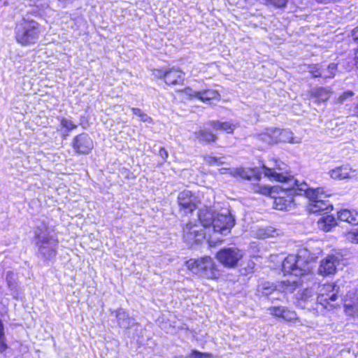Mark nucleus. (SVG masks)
Returning a JSON list of instances; mask_svg holds the SVG:
<instances>
[{
    "label": "nucleus",
    "instance_id": "nucleus-8",
    "mask_svg": "<svg viewBox=\"0 0 358 358\" xmlns=\"http://www.w3.org/2000/svg\"><path fill=\"white\" fill-rule=\"evenodd\" d=\"M282 271L285 274H291L294 276H302L310 272L309 264L301 256L288 255L282 262Z\"/></svg>",
    "mask_w": 358,
    "mask_h": 358
},
{
    "label": "nucleus",
    "instance_id": "nucleus-24",
    "mask_svg": "<svg viewBox=\"0 0 358 358\" xmlns=\"http://www.w3.org/2000/svg\"><path fill=\"white\" fill-rule=\"evenodd\" d=\"M331 90L324 87L314 88L311 90V96L316 98L318 102L327 101L331 95Z\"/></svg>",
    "mask_w": 358,
    "mask_h": 358
},
{
    "label": "nucleus",
    "instance_id": "nucleus-35",
    "mask_svg": "<svg viewBox=\"0 0 358 358\" xmlns=\"http://www.w3.org/2000/svg\"><path fill=\"white\" fill-rule=\"evenodd\" d=\"M285 306H271L268 308L271 315L282 318Z\"/></svg>",
    "mask_w": 358,
    "mask_h": 358
},
{
    "label": "nucleus",
    "instance_id": "nucleus-5",
    "mask_svg": "<svg viewBox=\"0 0 358 358\" xmlns=\"http://www.w3.org/2000/svg\"><path fill=\"white\" fill-rule=\"evenodd\" d=\"M50 233V229L45 224L37 227L34 231L38 255L45 259H50L56 255L57 241Z\"/></svg>",
    "mask_w": 358,
    "mask_h": 358
},
{
    "label": "nucleus",
    "instance_id": "nucleus-40",
    "mask_svg": "<svg viewBox=\"0 0 358 358\" xmlns=\"http://www.w3.org/2000/svg\"><path fill=\"white\" fill-rule=\"evenodd\" d=\"M313 296V292L311 289H304L301 295L300 299L304 301H308Z\"/></svg>",
    "mask_w": 358,
    "mask_h": 358
},
{
    "label": "nucleus",
    "instance_id": "nucleus-46",
    "mask_svg": "<svg viewBox=\"0 0 358 358\" xmlns=\"http://www.w3.org/2000/svg\"><path fill=\"white\" fill-rule=\"evenodd\" d=\"M259 192L262 194H268L271 192V189L269 187L265 186L260 187Z\"/></svg>",
    "mask_w": 358,
    "mask_h": 358
},
{
    "label": "nucleus",
    "instance_id": "nucleus-22",
    "mask_svg": "<svg viewBox=\"0 0 358 358\" xmlns=\"http://www.w3.org/2000/svg\"><path fill=\"white\" fill-rule=\"evenodd\" d=\"M277 128H268L259 135L260 141L268 145L277 143Z\"/></svg>",
    "mask_w": 358,
    "mask_h": 358
},
{
    "label": "nucleus",
    "instance_id": "nucleus-43",
    "mask_svg": "<svg viewBox=\"0 0 358 358\" xmlns=\"http://www.w3.org/2000/svg\"><path fill=\"white\" fill-rule=\"evenodd\" d=\"M159 155L162 159V164H164L165 162H166V159L169 157V153L164 148H162L159 151Z\"/></svg>",
    "mask_w": 358,
    "mask_h": 358
},
{
    "label": "nucleus",
    "instance_id": "nucleus-20",
    "mask_svg": "<svg viewBox=\"0 0 358 358\" xmlns=\"http://www.w3.org/2000/svg\"><path fill=\"white\" fill-rule=\"evenodd\" d=\"M277 134V143H299L301 138L293 136V133L289 129L276 130Z\"/></svg>",
    "mask_w": 358,
    "mask_h": 358
},
{
    "label": "nucleus",
    "instance_id": "nucleus-38",
    "mask_svg": "<svg viewBox=\"0 0 358 358\" xmlns=\"http://www.w3.org/2000/svg\"><path fill=\"white\" fill-rule=\"evenodd\" d=\"M61 124L63 127L66 128L69 131L77 127V125L75 124L71 120L65 118H62L61 120Z\"/></svg>",
    "mask_w": 358,
    "mask_h": 358
},
{
    "label": "nucleus",
    "instance_id": "nucleus-19",
    "mask_svg": "<svg viewBox=\"0 0 358 358\" xmlns=\"http://www.w3.org/2000/svg\"><path fill=\"white\" fill-rule=\"evenodd\" d=\"M308 72L312 74L313 77H322L324 78H334L336 69V65L334 63L330 64L327 69V73L322 71L318 65H310L308 67Z\"/></svg>",
    "mask_w": 358,
    "mask_h": 358
},
{
    "label": "nucleus",
    "instance_id": "nucleus-39",
    "mask_svg": "<svg viewBox=\"0 0 358 358\" xmlns=\"http://www.w3.org/2000/svg\"><path fill=\"white\" fill-rule=\"evenodd\" d=\"M354 95V92L351 90H348L343 92L337 99V102L343 103L345 101L350 99Z\"/></svg>",
    "mask_w": 358,
    "mask_h": 358
},
{
    "label": "nucleus",
    "instance_id": "nucleus-12",
    "mask_svg": "<svg viewBox=\"0 0 358 358\" xmlns=\"http://www.w3.org/2000/svg\"><path fill=\"white\" fill-rule=\"evenodd\" d=\"M339 264V259L335 255H328L320 262L318 274L322 276L334 275Z\"/></svg>",
    "mask_w": 358,
    "mask_h": 358
},
{
    "label": "nucleus",
    "instance_id": "nucleus-30",
    "mask_svg": "<svg viewBox=\"0 0 358 358\" xmlns=\"http://www.w3.org/2000/svg\"><path fill=\"white\" fill-rule=\"evenodd\" d=\"M224 157H216L211 155H206L204 157V161L206 164L210 166H220L224 164Z\"/></svg>",
    "mask_w": 358,
    "mask_h": 358
},
{
    "label": "nucleus",
    "instance_id": "nucleus-33",
    "mask_svg": "<svg viewBox=\"0 0 358 358\" xmlns=\"http://www.w3.org/2000/svg\"><path fill=\"white\" fill-rule=\"evenodd\" d=\"M255 262L252 260H248L242 264L241 273L243 275L252 273L255 268Z\"/></svg>",
    "mask_w": 358,
    "mask_h": 358
},
{
    "label": "nucleus",
    "instance_id": "nucleus-3",
    "mask_svg": "<svg viewBox=\"0 0 358 358\" xmlns=\"http://www.w3.org/2000/svg\"><path fill=\"white\" fill-rule=\"evenodd\" d=\"M293 190L299 195L303 192L308 198L310 200L308 210L313 213H322L332 209L331 205L327 199L331 194L324 191L323 188L309 189L307 184L298 182V185H296Z\"/></svg>",
    "mask_w": 358,
    "mask_h": 358
},
{
    "label": "nucleus",
    "instance_id": "nucleus-49",
    "mask_svg": "<svg viewBox=\"0 0 358 358\" xmlns=\"http://www.w3.org/2000/svg\"><path fill=\"white\" fill-rule=\"evenodd\" d=\"M334 1L335 0H316L317 2L320 3H329Z\"/></svg>",
    "mask_w": 358,
    "mask_h": 358
},
{
    "label": "nucleus",
    "instance_id": "nucleus-2",
    "mask_svg": "<svg viewBox=\"0 0 358 358\" xmlns=\"http://www.w3.org/2000/svg\"><path fill=\"white\" fill-rule=\"evenodd\" d=\"M37 16V12L27 13L17 22L15 28V37L22 45H29L36 42L39 37V24L31 17Z\"/></svg>",
    "mask_w": 358,
    "mask_h": 358
},
{
    "label": "nucleus",
    "instance_id": "nucleus-11",
    "mask_svg": "<svg viewBox=\"0 0 358 358\" xmlns=\"http://www.w3.org/2000/svg\"><path fill=\"white\" fill-rule=\"evenodd\" d=\"M73 147L77 153L87 155L93 148V141L88 134H80L74 138Z\"/></svg>",
    "mask_w": 358,
    "mask_h": 358
},
{
    "label": "nucleus",
    "instance_id": "nucleus-53",
    "mask_svg": "<svg viewBox=\"0 0 358 358\" xmlns=\"http://www.w3.org/2000/svg\"><path fill=\"white\" fill-rule=\"evenodd\" d=\"M208 358H211V357H208Z\"/></svg>",
    "mask_w": 358,
    "mask_h": 358
},
{
    "label": "nucleus",
    "instance_id": "nucleus-18",
    "mask_svg": "<svg viewBox=\"0 0 358 358\" xmlns=\"http://www.w3.org/2000/svg\"><path fill=\"white\" fill-rule=\"evenodd\" d=\"M184 73L179 69L172 68L161 73L160 77H164L165 83L168 85L181 83L184 80Z\"/></svg>",
    "mask_w": 358,
    "mask_h": 358
},
{
    "label": "nucleus",
    "instance_id": "nucleus-1",
    "mask_svg": "<svg viewBox=\"0 0 358 358\" xmlns=\"http://www.w3.org/2000/svg\"><path fill=\"white\" fill-rule=\"evenodd\" d=\"M217 213L211 208H203L199 212V220L201 224L189 222L183 228V238L188 244L198 243L203 240L208 241V235L211 234L213 222H214Z\"/></svg>",
    "mask_w": 358,
    "mask_h": 358
},
{
    "label": "nucleus",
    "instance_id": "nucleus-50",
    "mask_svg": "<svg viewBox=\"0 0 358 358\" xmlns=\"http://www.w3.org/2000/svg\"><path fill=\"white\" fill-rule=\"evenodd\" d=\"M355 113L357 116H358V105L355 107Z\"/></svg>",
    "mask_w": 358,
    "mask_h": 358
},
{
    "label": "nucleus",
    "instance_id": "nucleus-4",
    "mask_svg": "<svg viewBox=\"0 0 358 358\" xmlns=\"http://www.w3.org/2000/svg\"><path fill=\"white\" fill-rule=\"evenodd\" d=\"M262 169L265 176L282 183V189L292 190L298 185V180L283 172L287 170V165L278 159L268 160L266 164H263Z\"/></svg>",
    "mask_w": 358,
    "mask_h": 358
},
{
    "label": "nucleus",
    "instance_id": "nucleus-41",
    "mask_svg": "<svg viewBox=\"0 0 358 358\" xmlns=\"http://www.w3.org/2000/svg\"><path fill=\"white\" fill-rule=\"evenodd\" d=\"M6 348V345L4 342L3 326L0 320V351H3Z\"/></svg>",
    "mask_w": 358,
    "mask_h": 358
},
{
    "label": "nucleus",
    "instance_id": "nucleus-44",
    "mask_svg": "<svg viewBox=\"0 0 358 358\" xmlns=\"http://www.w3.org/2000/svg\"><path fill=\"white\" fill-rule=\"evenodd\" d=\"M271 3L278 7H282L285 5L287 0H267Z\"/></svg>",
    "mask_w": 358,
    "mask_h": 358
},
{
    "label": "nucleus",
    "instance_id": "nucleus-45",
    "mask_svg": "<svg viewBox=\"0 0 358 358\" xmlns=\"http://www.w3.org/2000/svg\"><path fill=\"white\" fill-rule=\"evenodd\" d=\"M14 277H15V274H14L13 272L9 271V272L7 273V274H6V280L8 281V283L9 286L13 285L12 280L14 279Z\"/></svg>",
    "mask_w": 358,
    "mask_h": 358
},
{
    "label": "nucleus",
    "instance_id": "nucleus-47",
    "mask_svg": "<svg viewBox=\"0 0 358 358\" xmlns=\"http://www.w3.org/2000/svg\"><path fill=\"white\" fill-rule=\"evenodd\" d=\"M352 36L355 41H358V27H356L352 31Z\"/></svg>",
    "mask_w": 358,
    "mask_h": 358
},
{
    "label": "nucleus",
    "instance_id": "nucleus-16",
    "mask_svg": "<svg viewBox=\"0 0 358 358\" xmlns=\"http://www.w3.org/2000/svg\"><path fill=\"white\" fill-rule=\"evenodd\" d=\"M284 192H289L286 196H280L274 199L273 206L276 210H289L292 209L294 205L293 194H296L294 190H284Z\"/></svg>",
    "mask_w": 358,
    "mask_h": 358
},
{
    "label": "nucleus",
    "instance_id": "nucleus-48",
    "mask_svg": "<svg viewBox=\"0 0 358 358\" xmlns=\"http://www.w3.org/2000/svg\"><path fill=\"white\" fill-rule=\"evenodd\" d=\"M230 170L229 169H227V168H222L219 170L220 173L221 174H225L227 173V171H229V173H230Z\"/></svg>",
    "mask_w": 358,
    "mask_h": 358
},
{
    "label": "nucleus",
    "instance_id": "nucleus-37",
    "mask_svg": "<svg viewBox=\"0 0 358 358\" xmlns=\"http://www.w3.org/2000/svg\"><path fill=\"white\" fill-rule=\"evenodd\" d=\"M62 23L67 24V27L73 28L75 24L74 20L71 17V15L69 13H64L61 17Z\"/></svg>",
    "mask_w": 358,
    "mask_h": 358
},
{
    "label": "nucleus",
    "instance_id": "nucleus-51",
    "mask_svg": "<svg viewBox=\"0 0 358 358\" xmlns=\"http://www.w3.org/2000/svg\"><path fill=\"white\" fill-rule=\"evenodd\" d=\"M264 289H265V290H266V289H267V288H266V287H265V288H264ZM264 294H265L268 295V294H270V292H267V291H264Z\"/></svg>",
    "mask_w": 358,
    "mask_h": 358
},
{
    "label": "nucleus",
    "instance_id": "nucleus-42",
    "mask_svg": "<svg viewBox=\"0 0 358 358\" xmlns=\"http://www.w3.org/2000/svg\"><path fill=\"white\" fill-rule=\"evenodd\" d=\"M208 355L202 354L198 351H193L189 355L185 357V358H207Z\"/></svg>",
    "mask_w": 358,
    "mask_h": 358
},
{
    "label": "nucleus",
    "instance_id": "nucleus-6",
    "mask_svg": "<svg viewBox=\"0 0 358 358\" xmlns=\"http://www.w3.org/2000/svg\"><path fill=\"white\" fill-rule=\"evenodd\" d=\"M235 224V220L229 212L224 213H217L214 222H213V234H209L208 243L210 246H215L217 243L222 242V238L218 236L219 234L226 235L231 231Z\"/></svg>",
    "mask_w": 358,
    "mask_h": 358
},
{
    "label": "nucleus",
    "instance_id": "nucleus-23",
    "mask_svg": "<svg viewBox=\"0 0 358 358\" xmlns=\"http://www.w3.org/2000/svg\"><path fill=\"white\" fill-rule=\"evenodd\" d=\"M116 317L119 326L122 328H129L134 323V319L129 317L127 313L122 309H119L116 311Z\"/></svg>",
    "mask_w": 358,
    "mask_h": 358
},
{
    "label": "nucleus",
    "instance_id": "nucleus-10",
    "mask_svg": "<svg viewBox=\"0 0 358 358\" xmlns=\"http://www.w3.org/2000/svg\"><path fill=\"white\" fill-rule=\"evenodd\" d=\"M244 255V252L238 248L229 247L220 250L217 253V259L225 267L234 268Z\"/></svg>",
    "mask_w": 358,
    "mask_h": 358
},
{
    "label": "nucleus",
    "instance_id": "nucleus-32",
    "mask_svg": "<svg viewBox=\"0 0 358 358\" xmlns=\"http://www.w3.org/2000/svg\"><path fill=\"white\" fill-rule=\"evenodd\" d=\"M282 319L287 322H294L298 320V317L295 311L285 307L283 313Z\"/></svg>",
    "mask_w": 358,
    "mask_h": 358
},
{
    "label": "nucleus",
    "instance_id": "nucleus-27",
    "mask_svg": "<svg viewBox=\"0 0 358 358\" xmlns=\"http://www.w3.org/2000/svg\"><path fill=\"white\" fill-rule=\"evenodd\" d=\"M194 135L200 142L210 143L217 140V136L215 134L203 129L195 132Z\"/></svg>",
    "mask_w": 358,
    "mask_h": 358
},
{
    "label": "nucleus",
    "instance_id": "nucleus-26",
    "mask_svg": "<svg viewBox=\"0 0 358 358\" xmlns=\"http://www.w3.org/2000/svg\"><path fill=\"white\" fill-rule=\"evenodd\" d=\"M318 227L325 231H329L336 225V222L332 215H327L322 217L317 222Z\"/></svg>",
    "mask_w": 358,
    "mask_h": 358
},
{
    "label": "nucleus",
    "instance_id": "nucleus-25",
    "mask_svg": "<svg viewBox=\"0 0 358 358\" xmlns=\"http://www.w3.org/2000/svg\"><path fill=\"white\" fill-rule=\"evenodd\" d=\"M208 124L213 127V129L216 130H222L226 131L228 134L233 133L234 130L236 129V125L234 124L229 122H222L220 121H210Z\"/></svg>",
    "mask_w": 358,
    "mask_h": 358
},
{
    "label": "nucleus",
    "instance_id": "nucleus-28",
    "mask_svg": "<svg viewBox=\"0 0 358 358\" xmlns=\"http://www.w3.org/2000/svg\"><path fill=\"white\" fill-rule=\"evenodd\" d=\"M252 171L243 168H234L230 170V175L232 176H239L241 178L248 179L251 178Z\"/></svg>",
    "mask_w": 358,
    "mask_h": 358
},
{
    "label": "nucleus",
    "instance_id": "nucleus-13",
    "mask_svg": "<svg viewBox=\"0 0 358 358\" xmlns=\"http://www.w3.org/2000/svg\"><path fill=\"white\" fill-rule=\"evenodd\" d=\"M185 95L189 98H197L202 101L205 102L212 99H217L220 97L219 93L216 90H206L203 91H194L192 89L187 87L182 91Z\"/></svg>",
    "mask_w": 358,
    "mask_h": 358
},
{
    "label": "nucleus",
    "instance_id": "nucleus-29",
    "mask_svg": "<svg viewBox=\"0 0 358 358\" xmlns=\"http://www.w3.org/2000/svg\"><path fill=\"white\" fill-rule=\"evenodd\" d=\"M296 286V281L290 280H282L278 285L279 289H281L283 292L290 293L293 292L295 290Z\"/></svg>",
    "mask_w": 358,
    "mask_h": 358
},
{
    "label": "nucleus",
    "instance_id": "nucleus-34",
    "mask_svg": "<svg viewBox=\"0 0 358 358\" xmlns=\"http://www.w3.org/2000/svg\"><path fill=\"white\" fill-rule=\"evenodd\" d=\"M275 231L271 227L260 229L258 231L257 236L260 238H266L268 237H273L275 234Z\"/></svg>",
    "mask_w": 358,
    "mask_h": 358
},
{
    "label": "nucleus",
    "instance_id": "nucleus-52",
    "mask_svg": "<svg viewBox=\"0 0 358 358\" xmlns=\"http://www.w3.org/2000/svg\"><path fill=\"white\" fill-rule=\"evenodd\" d=\"M176 358H185V357H183V356H178V357H176Z\"/></svg>",
    "mask_w": 358,
    "mask_h": 358
},
{
    "label": "nucleus",
    "instance_id": "nucleus-36",
    "mask_svg": "<svg viewBox=\"0 0 358 358\" xmlns=\"http://www.w3.org/2000/svg\"><path fill=\"white\" fill-rule=\"evenodd\" d=\"M345 237L348 241L351 243H358V229H352L345 234Z\"/></svg>",
    "mask_w": 358,
    "mask_h": 358
},
{
    "label": "nucleus",
    "instance_id": "nucleus-7",
    "mask_svg": "<svg viewBox=\"0 0 358 358\" xmlns=\"http://www.w3.org/2000/svg\"><path fill=\"white\" fill-rule=\"evenodd\" d=\"M186 266L193 273L203 277L213 278L216 275L215 262L208 256L198 259H191L186 262Z\"/></svg>",
    "mask_w": 358,
    "mask_h": 358
},
{
    "label": "nucleus",
    "instance_id": "nucleus-14",
    "mask_svg": "<svg viewBox=\"0 0 358 358\" xmlns=\"http://www.w3.org/2000/svg\"><path fill=\"white\" fill-rule=\"evenodd\" d=\"M331 178L335 180L351 179L357 176V170L353 169L350 165L345 164L336 167L329 171Z\"/></svg>",
    "mask_w": 358,
    "mask_h": 358
},
{
    "label": "nucleus",
    "instance_id": "nucleus-15",
    "mask_svg": "<svg viewBox=\"0 0 358 358\" xmlns=\"http://www.w3.org/2000/svg\"><path fill=\"white\" fill-rule=\"evenodd\" d=\"M345 312L348 315L358 317V293L349 292L344 300Z\"/></svg>",
    "mask_w": 358,
    "mask_h": 358
},
{
    "label": "nucleus",
    "instance_id": "nucleus-17",
    "mask_svg": "<svg viewBox=\"0 0 358 358\" xmlns=\"http://www.w3.org/2000/svg\"><path fill=\"white\" fill-rule=\"evenodd\" d=\"M196 197L189 190H184L178 196L179 206L187 212H192L196 208Z\"/></svg>",
    "mask_w": 358,
    "mask_h": 358
},
{
    "label": "nucleus",
    "instance_id": "nucleus-21",
    "mask_svg": "<svg viewBox=\"0 0 358 358\" xmlns=\"http://www.w3.org/2000/svg\"><path fill=\"white\" fill-rule=\"evenodd\" d=\"M338 219L352 224H358V213L355 210L351 211L348 209H342L338 212Z\"/></svg>",
    "mask_w": 358,
    "mask_h": 358
},
{
    "label": "nucleus",
    "instance_id": "nucleus-9",
    "mask_svg": "<svg viewBox=\"0 0 358 358\" xmlns=\"http://www.w3.org/2000/svg\"><path fill=\"white\" fill-rule=\"evenodd\" d=\"M339 297V287L336 283L324 284L319 287L317 303L324 308L334 306L331 303L335 302Z\"/></svg>",
    "mask_w": 358,
    "mask_h": 358
},
{
    "label": "nucleus",
    "instance_id": "nucleus-31",
    "mask_svg": "<svg viewBox=\"0 0 358 358\" xmlns=\"http://www.w3.org/2000/svg\"><path fill=\"white\" fill-rule=\"evenodd\" d=\"M131 110L133 113L138 116L142 122L152 123V119L140 108H132Z\"/></svg>",
    "mask_w": 358,
    "mask_h": 358
}]
</instances>
